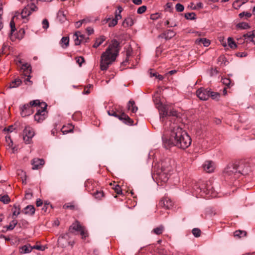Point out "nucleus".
<instances>
[{"label": "nucleus", "mask_w": 255, "mask_h": 255, "mask_svg": "<svg viewBox=\"0 0 255 255\" xmlns=\"http://www.w3.org/2000/svg\"><path fill=\"white\" fill-rule=\"evenodd\" d=\"M170 134L169 137L163 136L162 141L164 147L169 149L176 146L181 149L188 147L191 143V138L187 133L179 126L170 125Z\"/></svg>", "instance_id": "1"}, {"label": "nucleus", "mask_w": 255, "mask_h": 255, "mask_svg": "<svg viewBox=\"0 0 255 255\" xmlns=\"http://www.w3.org/2000/svg\"><path fill=\"white\" fill-rule=\"evenodd\" d=\"M120 51L119 42L117 40H113L109 45L106 51L101 56L100 69L106 71L109 66L114 62Z\"/></svg>", "instance_id": "2"}, {"label": "nucleus", "mask_w": 255, "mask_h": 255, "mask_svg": "<svg viewBox=\"0 0 255 255\" xmlns=\"http://www.w3.org/2000/svg\"><path fill=\"white\" fill-rule=\"evenodd\" d=\"M249 169L243 162H236L230 163L225 168L224 174L226 177H230L234 179L238 178L241 175L248 174Z\"/></svg>", "instance_id": "3"}, {"label": "nucleus", "mask_w": 255, "mask_h": 255, "mask_svg": "<svg viewBox=\"0 0 255 255\" xmlns=\"http://www.w3.org/2000/svg\"><path fill=\"white\" fill-rule=\"evenodd\" d=\"M40 104V102L38 100L31 101L29 104L23 105L20 107V115L22 117H25L30 116L33 113L32 107H37Z\"/></svg>", "instance_id": "4"}, {"label": "nucleus", "mask_w": 255, "mask_h": 255, "mask_svg": "<svg viewBox=\"0 0 255 255\" xmlns=\"http://www.w3.org/2000/svg\"><path fill=\"white\" fill-rule=\"evenodd\" d=\"M47 104L45 102H40V104L37 106V112L34 115V119L38 123L43 122L47 117Z\"/></svg>", "instance_id": "5"}, {"label": "nucleus", "mask_w": 255, "mask_h": 255, "mask_svg": "<svg viewBox=\"0 0 255 255\" xmlns=\"http://www.w3.org/2000/svg\"><path fill=\"white\" fill-rule=\"evenodd\" d=\"M37 9V6L35 4L31 3V4H28L27 6H25L20 13L18 11L16 12H18L17 14L18 15V17L20 16L21 18L23 19L24 22H26L28 21V17L32 12L36 11Z\"/></svg>", "instance_id": "6"}, {"label": "nucleus", "mask_w": 255, "mask_h": 255, "mask_svg": "<svg viewBox=\"0 0 255 255\" xmlns=\"http://www.w3.org/2000/svg\"><path fill=\"white\" fill-rule=\"evenodd\" d=\"M108 114L109 116H114L118 118L120 121L126 124H131L132 122L129 117L123 112H120L116 110H110L108 111Z\"/></svg>", "instance_id": "7"}, {"label": "nucleus", "mask_w": 255, "mask_h": 255, "mask_svg": "<svg viewBox=\"0 0 255 255\" xmlns=\"http://www.w3.org/2000/svg\"><path fill=\"white\" fill-rule=\"evenodd\" d=\"M74 231L80 232L83 239H85L88 236L87 231L85 229V227L82 226L80 224V222L77 220L73 223L69 228V232L70 233H74Z\"/></svg>", "instance_id": "8"}, {"label": "nucleus", "mask_w": 255, "mask_h": 255, "mask_svg": "<svg viewBox=\"0 0 255 255\" xmlns=\"http://www.w3.org/2000/svg\"><path fill=\"white\" fill-rule=\"evenodd\" d=\"M178 117V114L177 111L174 110H171L169 112L168 111V115L166 117V120L165 123V128H169L170 129V125L173 126V124H175L177 125V119Z\"/></svg>", "instance_id": "9"}, {"label": "nucleus", "mask_w": 255, "mask_h": 255, "mask_svg": "<svg viewBox=\"0 0 255 255\" xmlns=\"http://www.w3.org/2000/svg\"><path fill=\"white\" fill-rule=\"evenodd\" d=\"M34 135L33 129L29 126L25 127L23 133V138L25 142L27 144L29 143Z\"/></svg>", "instance_id": "10"}, {"label": "nucleus", "mask_w": 255, "mask_h": 255, "mask_svg": "<svg viewBox=\"0 0 255 255\" xmlns=\"http://www.w3.org/2000/svg\"><path fill=\"white\" fill-rule=\"evenodd\" d=\"M118 11L117 10L115 12V17L114 18L111 19V18H109L107 19V21H109L108 25L109 27H114L116 25H117L118 23V20L122 18V15L121 14V12L123 10V8L121 6H119Z\"/></svg>", "instance_id": "11"}, {"label": "nucleus", "mask_w": 255, "mask_h": 255, "mask_svg": "<svg viewBox=\"0 0 255 255\" xmlns=\"http://www.w3.org/2000/svg\"><path fill=\"white\" fill-rule=\"evenodd\" d=\"M209 92L210 89L201 88L197 91L196 94L200 100L206 101L209 98Z\"/></svg>", "instance_id": "12"}, {"label": "nucleus", "mask_w": 255, "mask_h": 255, "mask_svg": "<svg viewBox=\"0 0 255 255\" xmlns=\"http://www.w3.org/2000/svg\"><path fill=\"white\" fill-rule=\"evenodd\" d=\"M160 121L165 124L167 116L168 115V109L166 106L160 105L159 108Z\"/></svg>", "instance_id": "13"}, {"label": "nucleus", "mask_w": 255, "mask_h": 255, "mask_svg": "<svg viewBox=\"0 0 255 255\" xmlns=\"http://www.w3.org/2000/svg\"><path fill=\"white\" fill-rule=\"evenodd\" d=\"M69 233H66L61 235L58 238V244L62 247H66L67 244H69Z\"/></svg>", "instance_id": "14"}, {"label": "nucleus", "mask_w": 255, "mask_h": 255, "mask_svg": "<svg viewBox=\"0 0 255 255\" xmlns=\"http://www.w3.org/2000/svg\"><path fill=\"white\" fill-rule=\"evenodd\" d=\"M159 205L165 209H169L173 206V203L170 199L164 197L159 202Z\"/></svg>", "instance_id": "15"}, {"label": "nucleus", "mask_w": 255, "mask_h": 255, "mask_svg": "<svg viewBox=\"0 0 255 255\" xmlns=\"http://www.w3.org/2000/svg\"><path fill=\"white\" fill-rule=\"evenodd\" d=\"M44 164V161L43 159L35 158L31 161L32 169L36 170L39 169L42 167Z\"/></svg>", "instance_id": "16"}, {"label": "nucleus", "mask_w": 255, "mask_h": 255, "mask_svg": "<svg viewBox=\"0 0 255 255\" xmlns=\"http://www.w3.org/2000/svg\"><path fill=\"white\" fill-rule=\"evenodd\" d=\"M85 185L87 190L91 193L95 191V189L99 187L97 186L96 182L90 180L86 181Z\"/></svg>", "instance_id": "17"}, {"label": "nucleus", "mask_w": 255, "mask_h": 255, "mask_svg": "<svg viewBox=\"0 0 255 255\" xmlns=\"http://www.w3.org/2000/svg\"><path fill=\"white\" fill-rule=\"evenodd\" d=\"M243 37L246 42H252L254 44H255V40H254V38H255V30L248 32L246 34H244L243 35Z\"/></svg>", "instance_id": "18"}, {"label": "nucleus", "mask_w": 255, "mask_h": 255, "mask_svg": "<svg viewBox=\"0 0 255 255\" xmlns=\"http://www.w3.org/2000/svg\"><path fill=\"white\" fill-rule=\"evenodd\" d=\"M204 169L208 173H211L215 169V164L211 161H207L203 164Z\"/></svg>", "instance_id": "19"}, {"label": "nucleus", "mask_w": 255, "mask_h": 255, "mask_svg": "<svg viewBox=\"0 0 255 255\" xmlns=\"http://www.w3.org/2000/svg\"><path fill=\"white\" fill-rule=\"evenodd\" d=\"M18 63L21 64V70H23V75L26 76L27 74H30L31 72V68L28 63L22 64L21 60H18Z\"/></svg>", "instance_id": "20"}, {"label": "nucleus", "mask_w": 255, "mask_h": 255, "mask_svg": "<svg viewBox=\"0 0 255 255\" xmlns=\"http://www.w3.org/2000/svg\"><path fill=\"white\" fill-rule=\"evenodd\" d=\"M91 194L95 199L100 200L104 197V193L103 191L100 189L99 187L95 189L93 192H91Z\"/></svg>", "instance_id": "21"}, {"label": "nucleus", "mask_w": 255, "mask_h": 255, "mask_svg": "<svg viewBox=\"0 0 255 255\" xmlns=\"http://www.w3.org/2000/svg\"><path fill=\"white\" fill-rule=\"evenodd\" d=\"M135 22V19L131 16H128L125 18L123 22L122 25L124 27H130L133 25Z\"/></svg>", "instance_id": "22"}, {"label": "nucleus", "mask_w": 255, "mask_h": 255, "mask_svg": "<svg viewBox=\"0 0 255 255\" xmlns=\"http://www.w3.org/2000/svg\"><path fill=\"white\" fill-rule=\"evenodd\" d=\"M175 32L172 30H167L161 35V37L165 38L166 40L170 39L175 35Z\"/></svg>", "instance_id": "23"}, {"label": "nucleus", "mask_w": 255, "mask_h": 255, "mask_svg": "<svg viewBox=\"0 0 255 255\" xmlns=\"http://www.w3.org/2000/svg\"><path fill=\"white\" fill-rule=\"evenodd\" d=\"M32 250V247L29 244L24 245L19 248V252L20 254H28Z\"/></svg>", "instance_id": "24"}, {"label": "nucleus", "mask_w": 255, "mask_h": 255, "mask_svg": "<svg viewBox=\"0 0 255 255\" xmlns=\"http://www.w3.org/2000/svg\"><path fill=\"white\" fill-rule=\"evenodd\" d=\"M204 192L207 195H209V196L212 197H216V192L215 191L214 188L211 185L207 184V188L206 190L204 191Z\"/></svg>", "instance_id": "25"}, {"label": "nucleus", "mask_w": 255, "mask_h": 255, "mask_svg": "<svg viewBox=\"0 0 255 255\" xmlns=\"http://www.w3.org/2000/svg\"><path fill=\"white\" fill-rule=\"evenodd\" d=\"M35 208L32 205H28L24 208L22 212L26 215H32L35 213Z\"/></svg>", "instance_id": "26"}, {"label": "nucleus", "mask_w": 255, "mask_h": 255, "mask_svg": "<svg viewBox=\"0 0 255 255\" xmlns=\"http://www.w3.org/2000/svg\"><path fill=\"white\" fill-rule=\"evenodd\" d=\"M74 128V127L72 124H69L67 126H63L61 128V131L63 134H66L73 131Z\"/></svg>", "instance_id": "27"}, {"label": "nucleus", "mask_w": 255, "mask_h": 255, "mask_svg": "<svg viewBox=\"0 0 255 255\" xmlns=\"http://www.w3.org/2000/svg\"><path fill=\"white\" fill-rule=\"evenodd\" d=\"M22 84L21 80L19 78H16L11 81L8 87L9 88H15L19 87Z\"/></svg>", "instance_id": "28"}, {"label": "nucleus", "mask_w": 255, "mask_h": 255, "mask_svg": "<svg viewBox=\"0 0 255 255\" xmlns=\"http://www.w3.org/2000/svg\"><path fill=\"white\" fill-rule=\"evenodd\" d=\"M196 43L198 44H203L204 46L207 47L210 44V40L206 38H198L196 40Z\"/></svg>", "instance_id": "29"}, {"label": "nucleus", "mask_w": 255, "mask_h": 255, "mask_svg": "<svg viewBox=\"0 0 255 255\" xmlns=\"http://www.w3.org/2000/svg\"><path fill=\"white\" fill-rule=\"evenodd\" d=\"M20 206L19 205L15 204L13 206L12 209V217L18 216L20 213Z\"/></svg>", "instance_id": "30"}, {"label": "nucleus", "mask_w": 255, "mask_h": 255, "mask_svg": "<svg viewBox=\"0 0 255 255\" xmlns=\"http://www.w3.org/2000/svg\"><path fill=\"white\" fill-rule=\"evenodd\" d=\"M128 107V109L133 113H135L138 109L137 107L135 105V102L132 100L129 101Z\"/></svg>", "instance_id": "31"}, {"label": "nucleus", "mask_w": 255, "mask_h": 255, "mask_svg": "<svg viewBox=\"0 0 255 255\" xmlns=\"http://www.w3.org/2000/svg\"><path fill=\"white\" fill-rule=\"evenodd\" d=\"M164 230V227L163 225H161L158 227L153 229L151 231V233H154L157 235H160L162 234Z\"/></svg>", "instance_id": "32"}, {"label": "nucleus", "mask_w": 255, "mask_h": 255, "mask_svg": "<svg viewBox=\"0 0 255 255\" xmlns=\"http://www.w3.org/2000/svg\"><path fill=\"white\" fill-rule=\"evenodd\" d=\"M106 38L104 36H101L100 37L97 38L95 42L93 45V47L94 48H97L99 47L102 43L105 40Z\"/></svg>", "instance_id": "33"}, {"label": "nucleus", "mask_w": 255, "mask_h": 255, "mask_svg": "<svg viewBox=\"0 0 255 255\" xmlns=\"http://www.w3.org/2000/svg\"><path fill=\"white\" fill-rule=\"evenodd\" d=\"M18 12H15L14 16L12 17V18L11 19L10 22V26L11 28V33L14 32L15 30V23H14V19L15 18H17L18 17V15L17 14Z\"/></svg>", "instance_id": "34"}, {"label": "nucleus", "mask_w": 255, "mask_h": 255, "mask_svg": "<svg viewBox=\"0 0 255 255\" xmlns=\"http://www.w3.org/2000/svg\"><path fill=\"white\" fill-rule=\"evenodd\" d=\"M57 18L61 22H63L66 20V17L64 12L63 10H60L57 13Z\"/></svg>", "instance_id": "35"}, {"label": "nucleus", "mask_w": 255, "mask_h": 255, "mask_svg": "<svg viewBox=\"0 0 255 255\" xmlns=\"http://www.w3.org/2000/svg\"><path fill=\"white\" fill-rule=\"evenodd\" d=\"M79 34L80 32L78 31L75 32L73 35V38L75 41V44L76 45H79L83 42V39H80Z\"/></svg>", "instance_id": "36"}, {"label": "nucleus", "mask_w": 255, "mask_h": 255, "mask_svg": "<svg viewBox=\"0 0 255 255\" xmlns=\"http://www.w3.org/2000/svg\"><path fill=\"white\" fill-rule=\"evenodd\" d=\"M62 47L66 48L69 46V38L68 37H63L60 41Z\"/></svg>", "instance_id": "37"}, {"label": "nucleus", "mask_w": 255, "mask_h": 255, "mask_svg": "<svg viewBox=\"0 0 255 255\" xmlns=\"http://www.w3.org/2000/svg\"><path fill=\"white\" fill-rule=\"evenodd\" d=\"M17 223V220L13 218V220L10 222L9 225L5 226L4 228H6L7 230H12Z\"/></svg>", "instance_id": "38"}, {"label": "nucleus", "mask_w": 255, "mask_h": 255, "mask_svg": "<svg viewBox=\"0 0 255 255\" xmlns=\"http://www.w3.org/2000/svg\"><path fill=\"white\" fill-rule=\"evenodd\" d=\"M237 27L241 29H247L250 28V25L247 22H242L237 24Z\"/></svg>", "instance_id": "39"}, {"label": "nucleus", "mask_w": 255, "mask_h": 255, "mask_svg": "<svg viewBox=\"0 0 255 255\" xmlns=\"http://www.w3.org/2000/svg\"><path fill=\"white\" fill-rule=\"evenodd\" d=\"M217 60L218 63H220L221 64H223L224 65H227L229 63L226 58L224 55L220 56Z\"/></svg>", "instance_id": "40"}, {"label": "nucleus", "mask_w": 255, "mask_h": 255, "mask_svg": "<svg viewBox=\"0 0 255 255\" xmlns=\"http://www.w3.org/2000/svg\"><path fill=\"white\" fill-rule=\"evenodd\" d=\"M210 97L213 100H218L220 97V94L218 92H214L210 90L209 97Z\"/></svg>", "instance_id": "41"}, {"label": "nucleus", "mask_w": 255, "mask_h": 255, "mask_svg": "<svg viewBox=\"0 0 255 255\" xmlns=\"http://www.w3.org/2000/svg\"><path fill=\"white\" fill-rule=\"evenodd\" d=\"M20 228H26L28 225V222L25 219H21L17 223Z\"/></svg>", "instance_id": "42"}, {"label": "nucleus", "mask_w": 255, "mask_h": 255, "mask_svg": "<svg viewBox=\"0 0 255 255\" xmlns=\"http://www.w3.org/2000/svg\"><path fill=\"white\" fill-rule=\"evenodd\" d=\"M168 177L164 172L161 173L159 175V179L163 182H166L168 180Z\"/></svg>", "instance_id": "43"}, {"label": "nucleus", "mask_w": 255, "mask_h": 255, "mask_svg": "<svg viewBox=\"0 0 255 255\" xmlns=\"http://www.w3.org/2000/svg\"><path fill=\"white\" fill-rule=\"evenodd\" d=\"M0 201L4 204H8L10 202V198L7 195L0 197Z\"/></svg>", "instance_id": "44"}, {"label": "nucleus", "mask_w": 255, "mask_h": 255, "mask_svg": "<svg viewBox=\"0 0 255 255\" xmlns=\"http://www.w3.org/2000/svg\"><path fill=\"white\" fill-rule=\"evenodd\" d=\"M184 16L187 19L193 20L196 19V14L194 12L186 13Z\"/></svg>", "instance_id": "45"}, {"label": "nucleus", "mask_w": 255, "mask_h": 255, "mask_svg": "<svg viewBox=\"0 0 255 255\" xmlns=\"http://www.w3.org/2000/svg\"><path fill=\"white\" fill-rule=\"evenodd\" d=\"M234 236L235 237H238L239 238L245 237L246 236V232L241 230L236 231L234 233Z\"/></svg>", "instance_id": "46"}, {"label": "nucleus", "mask_w": 255, "mask_h": 255, "mask_svg": "<svg viewBox=\"0 0 255 255\" xmlns=\"http://www.w3.org/2000/svg\"><path fill=\"white\" fill-rule=\"evenodd\" d=\"M228 45L231 48H236L237 47V45H236V43L233 40V38L231 37H228Z\"/></svg>", "instance_id": "47"}, {"label": "nucleus", "mask_w": 255, "mask_h": 255, "mask_svg": "<svg viewBox=\"0 0 255 255\" xmlns=\"http://www.w3.org/2000/svg\"><path fill=\"white\" fill-rule=\"evenodd\" d=\"M222 82L223 84L227 86L228 88L230 87L231 84V80L228 78H224L222 79Z\"/></svg>", "instance_id": "48"}, {"label": "nucleus", "mask_w": 255, "mask_h": 255, "mask_svg": "<svg viewBox=\"0 0 255 255\" xmlns=\"http://www.w3.org/2000/svg\"><path fill=\"white\" fill-rule=\"evenodd\" d=\"M192 233L196 238L199 237L201 235V230L198 228H194L192 231Z\"/></svg>", "instance_id": "49"}, {"label": "nucleus", "mask_w": 255, "mask_h": 255, "mask_svg": "<svg viewBox=\"0 0 255 255\" xmlns=\"http://www.w3.org/2000/svg\"><path fill=\"white\" fill-rule=\"evenodd\" d=\"M89 20L86 19H83L75 22V25L76 28H79L83 23L88 22Z\"/></svg>", "instance_id": "50"}, {"label": "nucleus", "mask_w": 255, "mask_h": 255, "mask_svg": "<svg viewBox=\"0 0 255 255\" xmlns=\"http://www.w3.org/2000/svg\"><path fill=\"white\" fill-rule=\"evenodd\" d=\"M5 141L6 143H7L8 145L10 147H12L13 145V142L11 139V137L10 135H6L5 136Z\"/></svg>", "instance_id": "51"}, {"label": "nucleus", "mask_w": 255, "mask_h": 255, "mask_svg": "<svg viewBox=\"0 0 255 255\" xmlns=\"http://www.w3.org/2000/svg\"><path fill=\"white\" fill-rule=\"evenodd\" d=\"M81 114L80 112H76L72 116V119L75 121H78L81 119Z\"/></svg>", "instance_id": "52"}, {"label": "nucleus", "mask_w": 255, "mask_h": 255, "mask_svg": "<svg viewBox=\"0 0 255 255\" xmlns=\"http://www.w3.org/2000/svg\"><path fill=\"white\" fill-rule=\"evenodd\" d=\"M248 0H236L233 3V5L235 6L236 4L240 3L239 5H238V7H240L242 4L246 3Z\"/></svg>", "instance_id": "53"}, {"label": "nucleus", "mask_w": 255, "mask_h": 255, "mask_svg": "<svg viewBox=\"0 0 255 255\" xmlns=\"http://www.w3.org/2000/svg\"><path fill=\"white\" fill-rule=\"evenodd\" d=\"M176 10L178 12H182L184 10V7L183 5L180 4V3H177L176 4L175 6Z\"/></svg>", "instance_id": "54"}, {"label": "nucleus", "mask_w": 255, "mask_h": 255, "mask_svg": "<svg viewBox=\"0 0 255 255\" xmlns=\"http://www.w3.org/2000/svg\"><path fill=\"white\" fill-rule=\"evenodd\" d=\"M42 27L44 29H47L49 27V22L47 19H44L42 22Z\"/></svg>", "instance_id": "55"}, {"label": "nucleus", "mask_w": 255, "mask_h": 255, "mask_svg": "<svg viewBox=\"0 0 255 255\" xmlns=\"http://www.w3.org/2000/svg\"><path fill=\"white\" fill-rule=\"evenodd\" d=\"M26 76H27V78L25 79L24 82L25 83V84L26 85H31L32 84V82L30 80V78L31 77V76L30 75V74H27Z\"/></svg>", "instance_id": "56"}, {"label": "nucleus", "mask_w": 255, "mask_h": 255, "mask_svg": "<svg viewBox=\"0 0 255 255\" xmlns=\"http://www.w3.org/2000/svg\"><path fill=\"white\" fill-rule=\"evenodd\" d=\"M146 10V6L145 5H142L139 7L137 10V13L141 14L145 11Z\"/></svg>", "instance_id": "57"}, {"label": "nucleus", "mask_w": 255, "mask_h": 255, "mask_svg": "<svg viewBox=\"0 0 255 255\" xmlns=\"http://www.w3.org/2000/svg\"><path fill=\"white\" fill-rule=\"evenodd\" d=\"M76 61L81 66L84 62V58L82 57H77L76 58Z\"/></svg>", "instance_id": "58"}, {"label": "nucleus", "mask_w": 255, "mask_h": 255, "mask_svg": "<svg viewBox=\"0 0 255 255\" xmlns=\"http://www.w3.org/2000/svg\"><path fill=\"white\" fill-rule=\"evenodd\" d=\"M244 16H246L247 17L249 18L251 17L252 13L249 12H242L239 14V16L240 17H243Z\"/></svg>", "instance_id": "59"}, {"label": "nucleus", "mask_w": 255, "mask_h": 255, "mask_svg": "<svg viewBox=\"0 0 255 255\" xmlns=\"http://www.w3.org/2000/svg\"><path fill=\"white\" fill-rule=\"evenodd\" d=\"M79 36L80 39H83V40L82 43H86V42H88L89 39L88 37H85V35L81 34L80 32V34H79Z\"/></svg>", "instance_id": "60"}, {"label": "nucleus", "mask_w": 255, "mask_h": 255, "mask_svg": "<svg viewBox=\"0 0 255 255\" xmlns=\"http://www.w3.org/2000/svg\"><path fill=\"white\" fill-rule=\"evenodd\" d=\"M115 191L117 193V194H122V191L121 188L119 185H117L114 188Z\"/></svg>", "instance_id": "61"}, {"label": "nucleus", "mask_w": 255, "mask_h": 255, "mask_svg": "<svg viewBox=\"0 0 255 255\" xmlns=\"http://www.w3.org/2000/svg\"><path fill=\"white\" fill-rule=\"evenodd\" d=\"M203 7V4L202 2H198L194 7H192L193 9H201Z\"/></svg>", "instance_id": "62"}, {"label": "nucleus", "mask_w": 255, "mask_h": 255, "mask_svg": "<svg viewBox=\"0 0 255 255\" xmlns=\"http://www.w3.org/2000/svg\"><path fill=\"white\" fill-rule=\"evenodd\" d=\"M32 196V193L30 191H27L25 193V198L26 199H30Z\"/></svg>", "instance_id": "63"}, {"label": "nucleus", "mask_w": 255, "mask_h": 255, "mask_svg": "<svg viewBox=\"0 0 255 255\" xmlns=\"http://www.w3.org/2000/svg\"><path fill=\"white\" fill-rule=\"evenodd\" d=\"M15 128H14L13 126H10L7 128H4L3 130L11 132Z\"/></svg>", "instance_id": "64"}]
</instances>
